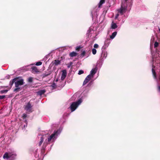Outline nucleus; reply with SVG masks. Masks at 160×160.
<instances>
[{
    "mask_svg": "<svg viewBox=\"0 0 160 160\" xmlns=\"http://www.w3.org/2000/svg\"><path fill=\"white\" fill-rule=\"evenodd\" d=\"M62 130V128H60L58 130L55 131L50 135L48 134L39 135L38 137V139L40 140L38 144L39 146H40L43 143L42 149L44 150L48 144L54 142L57 138L58 136L61 132Z\"/></svg>",
    "mask_w": 160,
    "mask_h": 160,
    "instance_id": "f257e3e1",
    "label": "nucleus"
},
{
    "mask_svg": "<svg viewBox=\"0 0 160 160\" xmlns=\"http://www.w3.org/2000/svg\"><path fill=\"white\" fill-rule=\"evenodd\" d=\"M127 0H125V2H124L122 3L121 8L118 10V13L115 17V19H118V17L119 15H122L124 14L126 11L127 5L126 2Z\"/></svg>",
    "mask_w": 160,
    "mask_h": 160,
    "instance_id": "f03ea898",
    "label": "nucleus"
},
{
    "mask_svg": "<svg viewBox=\"0 0 160 160\" xmlns=\"http://www.w3.org/2000/svg\"><path fill=\"white\" fill-rule=\"evenodd\" d=\"M13 82H14L15 86L16 88L14 91H18L20 89L19 87L24 84L23 80L19 79V78H16L13 79Z\"/></svg>",
    "mask_w": 160,
    "mask_h": 160,
    "instance_id": "7ed1b4c3",
    "label": "nucleus"
},
{
    "mask_svg": "<svg viewBox=\"0 0 160 160\" xmlns=\"http://www.w3.org/2000/svg\"><path fill=\"white\" fill-rule=\"evenodd\" d=\"M82 101L81 99L78 100L77 101L74 102H72L70 107V108L71 111V112L74 111L78 107V106L82 102Z\"/></svg>",
    "mask_w": 160,
    "mask_h": 160,
    "instance_id": "20e7f679",
    "label": "nucleus"
},
{
    "mask_svg": "<svg viewBox=\"0 0 160 160\" xmlns=\"http://www.w3.org/2000/svg\"><path fill=\"white\" fill-rule=\"evenodd\" d=\"M16 156V154L14 152H6L3 156L4 159H14Z\"/></svg>",
    "mask_w": 160,
    "mask_h": 160,
    "instance_id": "39448f33",
    "label": "nucleus"
},
{
    "mask_svg": "<svg viewBox=\"0 0 160 160\" xmlns=\"http://www.w3.org/2000/svg\"><path fill=\"white\" fill-rule=\"evenodd\" d=\"M32 106L30 102H28L25 106L24 108L25 110L29 112H31Z\"/></svg>",
    "mask_w": 160,
    "mask_h": 160,
    "instance_id": "423d86ee",
    "label": "nucleus"
},
{
    "mask_svg": "<svg viewBox=\"0 0 160 160\" xmlns=\"http://www.w3.org/2000/svg\"><path fill=\"white\" fill-rule=\"evenodd\" d=\"M62 76L61 77V79L62 80H63L66 78L67 75V72L66 70H63L62 72Z\"/></svg>",
    "mask_w": 160,
    "mask_h": 160,
    "instance_id": "0eeeda50",
    "label": "nucleus"
},
{
    "mask_svg": "<svg viewBox=\"0 0 160 160\" xmlns=\"http://www.w3.org/2000/svg\"><path fill=\"white\" fill-rule=\"evenodd\" d=\"M97 70V68L92 69L90 72V75H91L93 77V75L96 73Z\"/></svg>",
    "mask_w": 160,
    "mask_h": 160,
    "instance_id": "6e6552de",
    "label": "nucleus"
},
{
    "mask_svg": "<svg viewBox=\"0 0 160 160\" xmlns=\"http://www.w3.org/2000/svg\"><path fill=\"white\" fill-rule=\"evenodd\" d=\"M118 26L117 24L113 22H112L111 25V28L112 29H115Z\"/></svg>",
    "mask_w": 160,
    "mask_h": 160,
    "instance_id": "1a4fd4ad",
    "label": "nucleus"
},
{
    "mask_svg": "<svg viewBox=\"0 0 160 160\" xmlns=\"http://www.w3.org/2000/svg\"><path fill=\"white\" fill-rule=\"evenodd\" d=\"M154 67H152V74H153V77H154V78L156 79L157 80V76H156V73H155V72L154 70Z\"/></svg>",
    "mask_w": 160,
    "mask_h": 160,
    "instance_id": "9d476101",
    "label": "nucleus"
},
{
    "mask_svg": "<svg viewBox=\"0 0 160 160\" xmlns=\"http://www.w3.org/2000/svg\"><path fill=\"white\" fill-rule=\"evenodd\" d=\"M45 92V90H41L38 91L37 93L38 95L41 96L42 94H44Z\"/></svg>",
    "mask_w": 160,
    "mask_h": 160,
    "instance_id": "9b49d317",
    "label": "nucleus"
},
{
    "mask_svg": "<svg viewBox=\"0 0 160 160\" xmlns=\"http://www.w3.org/2000/svg\"><path fill=\"white\" fill-rule=\"evenodd\" d=\"M117 34V32H114L112 34V35L110 36V38L111 39H113L116 36Z\"/></svg>",
    "mask_w": 160,
    "mask_h": 160,
    "instance_id": "f8f14e48",
    "label": "nucleus"
},
{
    "mask_svg": "<svg viewBox=\"0 0 160 160\" xmlns=\"http://www.w3.org/2000/svg\"><path fill=\"white\" fill-rule=\"evenodd\" d=\"M77 53L74 52H72L69 54V55L71 57H73L76 56Z\"/></svg>",
    "mask_w": 160,
    "mask_h": 160,
    "instance_id": "ddd939ff",
    "label": "nucleus"
},
{
    "mask_svg": "<svg viewBox=\"0 0 160 160\" xmlns=\"http://www.w3.org/2000/svg\"><path fill=\"white\" fill-rule=\"evenodd\" d=\"M107 56V54L105 52H103L102 54L101 57L102 59L105 58Z\"/></svg>",
    "mask_w": 160,
    "mask_h": 160,
    "instance_id": "4468645a",
    "label": "nucleus"
},
{
    "mask_svg": "<svg viewBox=\"0 0 160 160\" xmlns=\"http://www.w3.org/2000/svg\"><path fill=\"white\" fill-rule=\"evenodd\" d=\"M105 0H101L98 4V7L100 8L102 5L105 2Z\"/></svg>",
    "mask_w": 160,
    "mask_h": 160,
    "instance_id": "2eb2a0df",
    "label": "nucleus"
},
{
    "mask_svg": "<svg viewBox=\"0 0 160 160\" xmlns=\"http://www.w3.org/2000/svg\"><path fill=\"white\" fill-rule=\"evenodd\" d=\"M32 71H34L35 72H38V69L36 67H33L32 68Z\"/></svg>",
    "mask_w": 160,
    "mask_h": 160,
    "instance_id": "dca6fc26",
    "label": "nucleus"
},
{
    "mask_svg": "<svg viewBox=\"0 0 160 160\" xmlns=\"http://www.w3.org/2000/svg\"><path fill=\"white\" fill-rule=\"evenodd\" d=\"M92 78V76L91 75L89 74L87 77L85 79L89 81L91 78Z\"/></svg>",
    "mask_w": 160,
    "mask_h": 160,
    "instance_id": "f3484780",
    "label": "nucleus"
},
{
    "mask_svg": "<svg viewBox=\"0 0 160 160\" xmlns=\"http://www.w3.org/2000/svg\"><path fill=\"white\" fill-rule=\"evenodd\" d=\"M60 63V61L58 60H55L54 61V63L56 65H58Z\"/></svg>",
    "mask_w": 160,
    "mask_h": 160,
    "instance_id": "a211bd4d",
    "label": "nucleus"
},
{
    "mask_svg": "<svg viewBox=\"0 0 160 160\" xmlns=\"http://www.w3.org/2000/svg\"><path fill=\"white\" fill-rule=\"evenodd\" d=\"M92 53L93 54L95 55L96 53L97 50L95 48H93L92 50Z\"/></svg>",
    "mask_w": 160,
    "mask_h": 160,
    "instance_id": "6ab92c4d",
    "label": "nucleus"
},
{
    "mask_svg": "<svg viewBox=\"0 0 160 160\" xmlns=\"http://www.w3.org/2000/svg\"><path fill=\"white\" fill-rule=\"evenodd\" d=\"M42 64V63L41 62H37L36 64V65L37 66H40Z\"/></svg>",
    "mask_w": 160,
    "mask_h": 160,
    "instance_id": "aec40b11",
    "label": "nucleus"
},
{
    "mask_svg": "<svg viewBox=\"0 0 160 160\" xmlns=\"http://www.w3.org/2000/svg\"><path fill=\"white\" fill-rule=\"evenodd\" d=\"M8 91V90H1L0 91V92L2 93H6Z\"/></svg>",
    "mask_w": 160,
    "mask_h": 160,
    "instance_id": "412c9836",
    "label": "nucleus"
},
{
    "mask_svg": "<svg viewBox=\"0 0 160 160\" xmlns=\"http://www.w3.org/2000/svg\"><path fill=\"white\" fill-rule=\"evenodd\" d=\"M158 43L157 42H155L154 44V48H156L158 47Z\"/></svg>",
    "mask_w": 160,
    "mask_h": 160,
    "instance_id": "4be33fe9",
    "label": "nucleus"
},
{
    "mask_svg": "<svg viewBox=\"0 0 160 160\" xmlns=\"http://www.w3.org/2000/svg\"><path fill=\"white\" fill-rule=\"evenodd\" d=\"M93 47L94 48H98L99 47V46L97 44L95 43L94 44Z\"/></svg>",
    "mask_w": 160,
    "mask_h": 160,
    "instance_id": "5701e85b",
    "label": "nucleus"
},
{
    "mask_svg": "<svg viewBox=\"0 0 160 160\" xmlns=\"http://www.w3.org/2000/svg\"><path fill=\"white\" fill-rule=\"evenodd\" d=\"M83 72H84L83 70H80L78 72V74L79 75H80V74H81L83 73Z\"/></svg>",
    "mask_w": 160,
    "mask_h": 160,
    "instance_id": "b1692460",
    "label": "nucleus"
},
{
    "mask_svg": "<svg viewBox=\"0 0 160 160\" xmlns=\"http://www.w3.org/2000/svg\"><path fill=\"white\" fill-rule=\"evenodd\" d=\"M88 81H89L87 79H85L83 82V85H84L86 84V83H87L88 82Z\"/></svg>",
    "mask_w": 160,
    "mask_h": 160,
    "instance_id": "393cba45",
    "label": "nucleus"
},
{
    "mask_svg": "<svg viewBox=\"0 0 160 160\" xmlns=\"http://www.w3.org/2000/svg\"><path fill=\"white\" fill-rule=\"evenodd\" d=\"M27 117V115L25 113H24L22 114V117L23 119Z\"/></svg>",
    "mask_w": 160,
    "mask_h": 160,
    "instance_id": "a878e982",
    "label": "nucleus"
},
{
    "mask_svg": "<svg viewBox=\"0 0 160 160\" xmlns=\"http://www.w3.org/2000/svg\"><path fill=\"white\" fill-rule=\"evenodd\" d=\"M32 81V78L31 77H30L28 78V81L29 82H31Z\"/></svg>",
    "mask_w": 160,
    "mask_h": 160,
    "instance_id": "bb28decb",
    "label": "nucleus"
},
{
    "mask_svg": "<svg viewBox=\"0 0 160 160\" xmlns=\"http://www.w3.org/2000/svg\"><path fill=\"white\" fill-rule=\"evenodd\" d=\"M85 54V51H83L81 54V56L82 57H83L84 56Z\"/></svg>",
    "mask_w": 160,
    "mask_h": 160,
    "instance_id": "cd10ccee",
    "label": "nucleus"
},
{
    "mask_svg": "<svg viewBox=\"0 0 160 160\" xmlns=\"http://www.w3.org/2000/svg\"><path fill=\"white\" fill-rule=\"evenodd\" d=\"M5 96L4 95H0V99H2L4 98Z\"/></svg>",
    "mask_w": 160,
    "mask_h": 160,
    "instance_id": "c85d7f7f",
    "label": "nucleus"
},
{
    "mask_svg": "<svg viewBox=\"0 0 160 160\" xmlns=\"http://www.w3.org/2000/svg\"><path fill=\"white\" fill-rule=\"evenodd\" d=\"M51 86L52 88H55L56 86V85L55 83H53L52 85Z\"/></svg>",
    "mask_w": 160,
    "mask_h": 160,
    "instance_id": "c756f323",
    "label": "nucleus"
},
{
    "mask_svg": "<svg viewBox=\"0 0 160 160\" xmlns=\"http://www.w3.org/2000/svg\"><path fill=\"white\" fill-rule=\"evenodd\" d=\"M108 42V44L110 43V40H108V39H107L106 40V41H105V43H106L107 42Z\"/></svg>",
    "mask_w": 160,
    "mask_h": 160,
    "instance_id": "7c9ffc66",
    "label": "nucleus"
},
{
    "mask_svg": "<svg viewBox=\"0 0 160 160\" xmlns=\"http://www.w3.org/2000/svg\"><path fill=\"white\" fill-rule=\"evenodd\" d=\"M25 122L26 123V125H24V128H25V127H27V120H25Z\"/></svg>",
    "mask_w": 160,
    "mask_h": 160,
    "instance_id": "2f4dec72",
    "label": "nucleus"
},
{
    "mask_svg": "<svg viewBox=\"0 0 160 160\" xmlns=\"http://www.w3.org/2000/svg\"><path fill=\"white\" fill-rule=\"evenodd\" d=\"M154 41V37H152L151 39V41L153 42Z\"/></svg>",
    "mask_w": 160,
    "mask_h": 160,
    "instance_id": "473e14b6",
    "label": "nucleus"
},
{
    "mask_svg": "<svg viewBox=\"0 0 160 160\" xmlns=\"http://www.w3.org/2000/svg\"><path fill=\"white\" fill-rule=\"evenodd\" d=\"M158 89L159 92H160V86H158Z\"/></svg>",
    "mask_w": 160,
    "mask_h": 160,
    "instance_id": "72a5a7b5",
    "label": "nucleus"
},
{
    "mask_svg": "<svg viewBox=\"0 0 160 160\" xmlns=\"http://www.w3.org/2000/svg\"><path fill=\"white\" fill-rule=\"evenodd\" d=\"M10 84H11V85L12 86V85H13V83H14V82H13V79L12 80V82H10Z\"/></svg>",
    "mask_w": 160,
    "mask_h": 160,
    "instance_id": "f704fd0d",
    "label": "nucleus"
},
{
    "mask_svg": "<svg viewBox=\"0 0 160 160\" xmlns=\"http://www.w3.org/2000/svg\"><path fill=\"white\" fill-rule=\"evenodd\" d=\"M72 64V62H70V65L68 66V68H69L70 67V66H71V65Z\"/></svg>",
    "mask_w": 160,
    "mask_h": 160,
    "instance_id": "c9c22d12",
    "label": "nucleus"
},
{
    "mask_svg": "<svg viewBox=\"0 0 160 160\" xmlns=\"http://www.w3.org/2000/svg\"><path fill=\"white\" fill-rule=\"evenodd\" d=\"M91 32V29H89V30H88V33H89L90 32Z\"/></svg>",
    "mask_w": 160,
    "mask_h": 160,
    "instance_id": "e433bc0d",
    "label": "nucleus"
},
{
    "mask_svg": "<svg viewBox=\"0 0 160 160\" xmlns=\"http://www.w3.org/2000/svg\"><path fill=\"white\" fill-rule=\"evenodd\" d=\"M49 74H45V75H44V76H47Z\"/></svg>",
    "mask_w": 160,
    "mask_h": 160,
    "instance_id": "4c0bfd02",
    "label": "nucleus"
},
{
    "mask_svg": "<svg viewBox=\"0 0 160 160\" xmlns=\"http://www.w3.org/2000/svg\"><path fill=\"white\" fill-rule=\"evenodd\" d=\"M159 80L160 81V75L159 77Z\"/></svg>",
    "mask_w": 160,
    "mask_h": 160,
    "instance_id": "58836bf2",
    "label": "nucleus"
},
{
    "mask_svg": "<svg viewBox=\"0 0 160 160\" xmlns=\"http://www.w3.org/2000/svg\"><path fill=\"white\" fill-rule=\"evenodd\" d=\"M159 32H160V28H159Z\"/></svg>",
    "mask_w": 160,
    "mask_h": 160,
    "instance_id": "ea45409f",
    "label": "nucleus"
},
{
    "mask_svg": "<svg viewBox=\"0 0 160 160\" xmlns=\"http://www.w3.org/2000/svg\"><path fill=\"white\" fill-rule=\"evenodd\" d=\"M58 81V79H57L56 80V82H57Z\"/></svg>",
    "mask_w": 160,
    "mask_h": 160,
    "instance_id": "a19ab883",
    "label": "nucleus"
}]
</instances>
